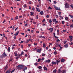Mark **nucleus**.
Returning a JSON list of instances; mask_svg holds the SVG:
<instances>
[{"mask_svg":"<svg viewBox=\"0 0 73 73\" xmlns=\"http://www.w3.org/2000/svg\"><path fill=\"white\" fill-rule=\"evenodd\" d=\"M17 67L18 68V69H22L24 68V65H19L17 66Z\"/></svg>","mask_w":73,"mask_h":73,"instance_id":"1","label":"nucleus"},{"mask_svg":"<svg viewBox=\"0 0 73 73\" xmlns=\"http://www.w3.org/2000/svg\"><path fill=\"white\" fill-rule=\"evenodd\" d=\"M7 56V55L5 53V52H4L3 53L2 55L1 56V58H3L4 57H5Z\"/></svg>","mask_w":73,"mask_h":73,"instance_id":"2","label":"nucleus"},{"mask_svg":"<svg viewBox=\"0 0 73 73\" xmlns=\"http://www.w3.org/2000/svg\"><path fill=\"white\" fill-rule=\"evenodd\" d=\"M54 8H55V9L56 10H58V11H60L61 9H60V7L58 8V7H56V6L54 5Z\"/></svg>","mask_w":73,"mask_h":73,"instance_id":"3","label":"nucleus"},{"mask_svg":"<svg viewBox=\"0 0 73 73\" xmlns=\"http://www.w3.org/2000/svg\"><path fill=\"white\" fill-rule=\"evenodd\" d=\"M65 7L66 8H69V5L68 3H66L65 5Z\"/></svg>","mask_w":73,"mask_h":73,"instance_id":"4","label":"nucleus"},{"mask_svg":"<svg viewBox=\"0 0 73 73\" xmlns=\"http://www.w3.org/2000/svg\"><path fill=\"white\" fill-rule=\"evenodd\" d=\"M41 52V50L40 49L38 48L37 50V52L38 53H40Z\"/></svg>","mask_w":73,"mask_h":73,"instance_id":"5","label":"nucleus"},{"mask_svg":"<svg viewBox=\"0 0 73 73\" xmlns=\"http://www.w3.org/2000/svg\"><path fill=\"white\" fill-rule=\"evenodd\" d=\"M19 33V31H18L16 33H15L14 36H17V35H18V33Z\"/></svg>","mask_w":73,"mask_h":73,"instance_id":"6","label":"nucleus"},{"mask_svg":"<svg viewBox=\"0 0 73 73\" xmlns=\"http://www.w3.org/2000/svg\"><path fill=\"white\" fill-rule=\"evenodd\" d=\"M44 62H48V63H49V62H50V60L48 59V60H46L44 61Z\"/></svg>","mask_w":73,"mask_h":73,"instance_id":"7","label":"nucleus"},{"mask_svg":"<svg viewBox=\"0 0 73 73\" xmlns=\"http://www.w3.org/2000/svg\"><path fill=\"white\" fill-rule=\"evenodd\" d=\"M48 29L49 31H50V32H52V31H53V28H50L49 29Z\"/></svg>","mask_w":73,"mask_h":73,"instance_id":"8","label":"nucleus"},{"mask_svg":"<svg viewBox=\"0 0 73 73\" xmlns=\"http://www.w3.org/2000/svg\"><path fill=\"white\" fill-rule=\"evenodd\" d=\"M56 64L57 65H58V62H60V60H56Z\"/></svg>","mask_w":73,"mask_h":73,"instance_id":"9","label":"nucleus"},{"mask_svg":"<svg viewBox=\"0 0 73 73\" xmlns=\"http://www.w3.org/2000/svg\"><path fill=\"white\" fill-rule=\"evenodd\" d=\"M61 73H66V70H63L61 72Z\"/></svg>","mask_w":73,"mask_h":73,"instance_id":"10","label":"nucleus"},{"mask_svg":"<svg viewBox=\"0 0 73 73\" xmlns=\"http://www.w3.org/2000/svg\"><path fill=\"white\" fill-rule=\"evenodd\" d=\"M10 49H11V48L10 47H9L8 48V52H9L10 51H11Z\"/></svg>","mask_w":73,"mask_h":73,"instance_id":"11","label":"nucleus"},{"mask_svg":"<svg viewBox=\"0 0 73 73\" xmlns=\"http://www.w3.org/2000/svg\"><path fill=\"white\" fill-rule=\"evenodd\" d=\"M36 11H38V12H40V9L39 8H36Z\"/></svg>","mask_w":73,"mask_h":73,"instance_id":"12","label":"nucleus"},{"mask_svg":"<svg viewBox=\"0 0 73 73\" xmlns=\"http://www.w3.org/2000/svg\"><path fill=\"white\" fill-rule=\"evenodd\" d=\"M44 70H48V68H46V67H44Z\"/></svg>","mask_w":73,"mask_h":73,"instance_id":"13","label":"nucleus"},{"mask_svg":"<svg viewBox=\"0 0 73 73\" xmlns=\"http://www.w3.org/2000/svg\"><path fill=\"white\" fill-rule=\"evenodd\" d=\"M61 61L62 62H64L65 61V59L63 58H62L61 59Z\"/></svg>","mask_w":73,"mask_h":73,"instance_id":"14","label":"nucleus"},{"mask_svg":"<svg viewBox=\"0 0 73 73\" xmlns=\"http://www.w3.org/2000/svg\"><path fill=\"white\" fill-rule=\"evenodd\" d=\"M52 64H53L54 65H55V64H56V62H52L51 63Z\"/></svg>","mask_w":73,"mask_h":73,"instance_id":"15","label":"nucleus"},{"mask_svg":"<svg viewBox=\"0 0 73 73\" xmlns=\"http://www.w3.org/2000/svg\"><path fill=\"white\" fill-rule=\"evenodd\" d=\"M64 46L65 48H68V44H66L64 45Z\"/></svg>","mask_w":73,"mask_h":73,"instance_id":"16","label":"nucleus"},{"mask_svg":"<svg viewBox=\"0 0 73 73\" xmlns=\"http://www.w3.org/2000/svg\"><path fill=\"white\" fill-rule=\"evenodd\" d=\"M18 16H17L15 17V20H17V19H18Z\"/></svg>","mask_w":73,"mask_h":73,"instance_id":"17","label":"nucleus"},{"mask_svg":"<svg viewBox=\"0 0 73 73\" xmlns=\"http://www.w3.org/2000/svg\"><path fill=\"white\" fill-rule=\"evenodd\" d=\"M7 69H8V66H7V64L5 68V70H7Z\"/></svg>","mask_w":73,"mask_h":73,"instance_id":"18","label":"nucleus"},{"mask_svg":"<svg viewBox=\"0 0 73 73\" xmlns=\"http://www.w3.org/2000/svg\"><path fill=\"white\" fill-rule=\"evenodd\" d=\"M72 28H73V25L72 24L70 26V29H72Z\"/></svg>","mask_w":73,"mask_h":73,"instance_id":"19","label":"nucleus"},{"mask_svg":"<svg viewBox=\"0 0 73 73\" xmlns=\"http://www.w3.org/2000/svg\"><path fill=\"white\" fill-rule=\"evenodd\" d=\"M27 67H25L24 68V69L23 70V71L24 72H25V70H27Z\"/></svg>","mask_w":73,"mask_h":73,"instance_id":"20","label":"nucleus"},{"mask_svg":"<svg viewBox=\"0 0 73 73\" xmlns=\"http://www.w3.org/2000/svg\"><path fill=\"white\" fill-rule=\"evenodd\" d=\"M61 72H62V71H61V70L60 69H59L58 70V72L59 73H60H60H61Z\"/></svg>","mask_w":73,"mask_h":73,"instance_id":"21","label":"nucleus"},{"mask_svg":"<svg viewBox=\"0 0 73 73\" xmlns=\"http://www.w3.org/2000/svg\"><path fill=\"white\" fill-rule=\"evenodd\" d=\"M45 45H45V43H43V48H45V47H46Z\"/></svg>","mask_w":73,"mask_h":73,"instance_id":"22","label":"nucleus"},{"mask_svg":"<svg viewBox=\"0 0 73 73\" xmlns=\"http://www.w3.org/2000/svg\"><path fill=\"white\" fill-rule=\"evenodd\" d=\"M11 72L9 70H7L5 73H10Z\"/></svg>","mask_w":73,"mask_h":73,"instance_id":"23","label":"nucleus"},{"mask_svg":"<svg viewBox=\"0 0 73 73\" xmlns=\"http://www.w3.org/2000/svg\"><path fill=\"white\" fill-rule=\"evenodd\" d=\"M40 14L41 15H43V11H41L40 12Z\"/></svg>","mask_w":73,"mask_h":73,"instance_id":"24","label":"nucleus"},{"mask_svg":"<svg viewBox=\"0 0 73 73\" xmlns=\"http://www.w3.org/2000/svg\"><path fill=\"white\" fill-rule=\"evenodd\" d=\"M38 68L40 69H41L42 68V67L41 66H39L38 67Z\"/></svg>","mask_w":73,"mask_h":73,"instance_id":"25","label":"nucleus"},{"mask_svg":"<svg viewBox=\"0 0 73 73\" xmlns=\"http://www.w3.org/2000/svg\"><path fill=\"white\" fill-rule=\"evenodd\" d=\"M56 20V19H53L52 20L53 22H55Z\"/></svg>","mask_w":73,"mask_h":73,"instance_id":"26","label":"nucleus"},{"mask_svg":"<svg viewBox=\"0 0 73 73\" xmlns=\"http://www.w3.org/2000/svg\"><path fill=\"white\" fill-rule=\"evenodd\" d=\"M30 13H31V14H30L31 16H32V15H33V13L32 12H31Z\"/></svg>","mask_w":73,"mask_h":73,"instance_id":"27","label":"nucleus"},{"mask_svg":"<svg viewBox=\"0 0 73 73\" xmlns=\"http://www.w3.org/2000/svg\"><path fill=\"white\" fill-rule=\"evenodd\" d=\"M54 54H55L56 55V54H57V52L55 51L54 52Z\"/></svg>","mask_w":73,"mask_h":73,"instance_id":"28","label":"nucleus"},{"mask_svg":"<svg viewBox=\"0 0 73 73\" xmlns=\"http://www.w3.org/2000/svg\"><path fill=\"white\" fill-rule=\"evenodd\" d=\"M52 9V8L50 7L49 6L48 7V8L47 9Z\"/></svg>","mask_w":73,"mask_h":73,"instance_id":"29","label":"nucleus"},{"mask_svg":"<svg viewBox=\"0 0 73 73\" xmlns=\"http://www.w3.org/2000/svg\"><path fill=\"white\" fill-rule=\"evenodd\" d=\"M23 7H24V8H26V7H27V5L26 4H25L24 5Z\"/></svg>","mask_w":73,"mask_h":73,"instance_id":"30","label":"nucleus"},{"mask_svg":"<svg viewBox=\"0 0 73 73\" xmlns=\"http://www.w3.org/2000/svg\"><path fill=\"white\" fill-rule=\"evenodd\" d=\"M69 16L71 17V18L72 19H73V16H72V15H69Z\"/></svg>","mask_w":73,"mask_h":73,"instance_id":"31","label":"nucleus"},{"mask_svg":"<svg viewBox=\"0 0 73 73\" xmlns=\"http://www.w3.org/2000/svg\"><path fill=\"white\" fill-rule=\"evenodd\" d=\"M59 44H56V47H57L58 46H59Z\"/></svg>","mask_w":73,"mask_h":73,"instance_id":"32","label":"nucleus"},{"mask_svg":"<svg viewBox=\"0 0 73 73\" xmlns=\"http://www.w3.org/2000/svg\"><path fill=\"white\" fill-rule=\"evenodd\" d=\"M53 72L54 73H56V72H57V70H54Z\"/></svg>","mask_w":73,"mask_h":73,"instance_id":"33","label":"nucleus"},{"mask_svg":"<svg viewBox=\"0 0 73 73\" xmlns=\"http://www.w3.org/2000/svg\"><path fill=\"white\" fill-rule=\"evenodd\" d=\"M60 40L58 39L56 40V42H58L59 41H60Z\"/></svg>","mask_w":73,"mask_h":73,"instance_id":"34","label":"nucleus"},{"mask_svg":"<svg viewBox=\"0 0 73 73\" xmlns=\"http://www.w3.org/2000/svg\"><path fill=\"white\" fill-rule=\"evenodd\" d=\"M69 37H70V38L72 39L73 38V36H70Z\"/></svg>","mask_w":73,"mask_h":73,"instance_id":"35","label":"nucleus"},{"mask_svg":"<svg viewBox=\"0 0 73 73\" xmlns=\"http://www.w3.org/2000/svg\"><path fill=\"white\" fill-rule=\"evenodd\" d=\"M62 24H64V23H65V22L64 21H62Z\"/></svg>","mask_w":73,"mask_h":73,"instance_id":"36","label":"nucleus"},{"mask_svg":"<svg viewBox=\"0 0 73 73\" xmlns=\"http://www.w3.org/2000/svg\"><path fill=\"white\" fill-rule=\"evenodd\" d=\"M38 64V63H35V65H36V66H37V64Z\"/></svg>","mask_w":73,"mask_h":73,"instance_id":"37","label":"nucleus"},{"mask_svg":"<svg viewBox=\"0 0 73 73\" xmlns=\"http://www.w3.org/2000/svg\"><path fill=\"white\" fill-rule=\"evenodd\" d=\"M23 53H24V52L23 51H22L21 54V55H23Z\"/></svg>","mask_w":73,"mask_h":73,"instance_id":"38","label":"nucleus"},{"mask_svg":"<svg viewBox=\"0 0 73 73\" xmlns=\"http://www.w3.org/2000/svg\"><path fill=\"white\" fill-rule=\"evenodd\" d=\"M49 23H52V20H51V19H50L49 20Z\"/></svg>","mask_w":73,"mask_h":73,"instance_id":"39","label":"nucleus"},{"mask_svg":"<svg viewBox=\"0 0 73 73\" xmlns=\"http://www.w3.org/2000/svg\"><path fill=\"white\" fill-rule=\"evenodd\" d=\"M15 69H14L13 70H12L11 72V73H13V72H14V71H15Z\"/></svg>","mask_w":73,"mask_h":73,"instance_id":"40","label":"nucleus"},{"mask_svg":"<svg viewBox=\"0 0 73 73\" xmlns=\"http://www.w3.org/2000/svg\"><path fill=\"white\" fill-rule=\"evenodd\" d=\"M40 61H41V59H38V62H40Z\"/></svg>","mask_w":73,"mask_h":73,"instance_id":"41","label":"nucleus"},{"mask_svg":"<svg viewBox=\"0 0 73 73\" xmlns=\"http://www.w3.org/2000/svg\"><path fill=\"white\" fill-rule=\"evenodd\" d=\"M54 3L55 4H56V3H57V2H56L55 1H54Z\"/></svg>","mask_w":73,"mask_h":73,"instance_id":"42","label":"nucleus"},{"mask_svg":"<svg viewBox=\"0 0 73 73\" xmlns=\"http://www.w3.org/2000/svg\"><path fill=\"white\" fill-rule=\"evenodd\" d=\"M29 4H32V2H31V1H29Z\"/></svg>","mask_w":73,"mask_h":73,"instance_id":"43","label":"nucleus"},{"mask_svg":"<svg viewBox=\"0 0 73 73\" xmlns=\"http://www.w3.org/2000/svg\"><path fill=\"white\" fill-rule=\"evenodd\" d=\"M46 18H49V15H47L46 16Z\"/></svg>","mask_w":73,"mask_h":73,"instance_id":"44","label":"nucleus"},{"mask_svg":"<svg viewBox=\"0 0 73 73\" xmlns=\"http://www.w3.org/2000/svg\"><path fill=\"white\" fill-rule=\"evenodd\" d=\"M45 60V58H43L41 59L42 61H43V60Z\"/></svg>","mask_w":73,"mask_h":73,"instance_id":"45","label":"nucleus"},{"mask_svg":"<svg viewBox=\"0 0 73 73\" xmlns=\"http://www.w3.org/2000/svg\"><path fill=\"white\" fill-rule=\"evenodd\" d=\"M12 29L13 30L15 29V26H13V27Z\"/></svg>","mask_w":73,"mask_h":73,"instance_id":"46","label":"nucleus"},{"mask_svg":"<svg viewBox=\"0 0 73 73\" xmlns=\"http://www.w3.org/2000/svg\"><path fill=\"white\" fill-rule=\"evenodd\" d=\"M21 55L20 54H18V57L19 58H20V56H21Z\"/></svg>","mask_w":73,"mask_h":73,"instance_id":"47","label":"nucleus"},{"mask_svg":"<svg viewBox=\"0 0 73 73\" xmlns=\"http://www.w3.org/2000/svg\"><path fill=\"white\" fill-rule=\"evenodd\" d=\"M58 14L59 15H60L61 14V12H59Z\"/></svg>","mask_w":73,"mask_h":73,"instance_id":"48","label":"nucleus"},{"mask_svg":"<svg viewBox=\"0 0 73 73\" xmlns=\"http://www.w3.org/2000/svg\"><path fill=\"white\" fill-rule=\"evenodd\" d=\"M65 20H68V18L67 17H66L65 18Z\"/></svg>","mask_w":73,"mask_h":73,"instance_id":"49","label":"nucleus"},{"mask_svg":"<svg viewBox=\"0 0 73 73\" xmlns=\"http://www.w3.org/2000/svg\"><path fill=\"white\" fill-rule=\"evenodd\" d=\"M45 54H42V56H45Z\"/></svg>","mask_w":73,"mask_h":73,"instance_id":"50","label":"nucleus"},{"mask_svg":"<svg viewBox=\"0 0 73 73\" xmlns=\"http://www.w3.org/2000/svg\"><path fill=\"white\" fill-rule=\"evenodd\" d=\"M55 23H58V21H56V20H55Z\"/></svg>","mask_w":73,"mask_h":73,"instance_id":"51","label":"nucleus"},{"mask_svg":"<svg viewBox=\"0 0 73 73\" xmlns=\"http://www.w3.org/2000/svg\"><path fill=\"white\" fill-rule=\"evenodd\" d=\"M29 40H27V43H28V42H29Z\"/></svg>","mask_w":73,"mask_h":73,"instance_id":"52","label":"nucleus"},{"mask_svg":"<svg viewBox=\"0 0 73 73\" xmlns=\"http://www.w3.org/2000/svg\"><path fill=\"white\" fill-rule=\"evenodd\" d=\"M70 7H71V8H73V6L72 5H70Z\"/></svg>","mask_w":73,"mask_h":73,"instance_id":"53","label":"nucleus"},{"mask_svg":"<svg viewBox=\"0 0 73 73\" xmlns=\"http://www.w3.org/2000/svg\"><path fill=\"white\" fill-rule=\"evenodd\" d=\"M35 9V8L33 7L32 8V10L33 11H34Z\"/></svg>","mask_w":73,"mask_h":73,"instance_id":"54","label":"nucleus"},{"mask_svg":"<svg viewBox=\"0 0 73 73\" xmlns=\"http://www.w3.org/2000/svg\"><path fill=\"white\" fill-rule=\"evenodd\" d=\"M59 47H60V48H62V47H61V44H59Z\"/></svg>","mask_w":73,"mask_h":73,"instance_id":"55","label":"nucleus"},{"mask_svg":"<svg viewBox=\"0 0 73 73\" xmlns=\"http://www.w3.org/2000/svg\"><path fill=\"white\" fill-rule=\"evenodd\" d=\"M33 23L34 24H36V22H33Z\"/></svg>","mask_w":73,"mask_h":73,"instance_id":"56","label":"nucleus"},{"mask_svg":"<svg viewBox=\"0 0 73 73\" xmlns=\"http://www.w3.org/2000/svg\"><path fill=\"white\" fill-rule=\"evenodd\" d=\"M31 46V44H28V46H29V47H30V46Z\"/></svg>","mask_w":73,"mask_h":73,"instance_id":"57","label":"nucleus"},{"mask_svg":"<svg viewBox=\"0 0 73 73\" xmlns=\"http://www.w3.org/2000/svg\"><path fill=\"white\" fill-rule=\"evenodd\" d=\"M44 21H45V19H44L42 21V22H44Z\"/></svg>","mask_w":73,"mask_h":73,"instance_id":"58","label":"nucleus"},{"mask_svg":"<svg viewBox=\"0 0 73 73\" xmlns=\"http://www.w3.org/2000/svg\"><path fill=\"white\" fill-rule=\"evenodd\" d=\"M34 45H37V43L35 44V43H34Z\"/></svg>","mask_w":73,"mask_h":73,"instance_id":"59","label":"nucleus"},{"mask_svg":"<svg viewBox=\"0 0 73 73\" xmlns=\"http://www.w3.org/2000/svg\"><path fill=\"white\" fill-rule=\"evenodd\" d=\"M56 18H58V15H56Z\"/></svg>","mask_w":73,"mask_h":73,"instance_id":"60","label":"nucleus"},{"mask_svg":"<svg viewBox=\"0 0 73 73\" xmlns=\"http://www.w3.org/2000/svg\"><path fill=\"white\" fill-rule=\"evenodd\" d=\"M54 34V37H55V35H56V34H55V33H53Z\"/></svg>","mask_w":73,"mask_h":73,"instance_id":"61","label":"nucleus"},{"mask_svg":"<svg viewBox=\"0 0 73 73\" xmlns=\"http://www.w3.org/2000/svg\"><path fill=\"white\" fill-rule=\"evenodd\" d=\"M27 31H28L29 32H30V29H27Z\"/></svg>","mask_w":73,"mask_h":73,"instance_id":"62","label":"nucleus"},{"mask_svg":"<svg viewBox=\"0 0 73 73\" xmlns=\"http://www.w3.org/2000/svg\"><path fill=\"white\" fill-rule=\"evenodd\" d=\"M21 47L22 48H23V45H21Z\"/></svg>","mask_w":73,"mask_h":73,"instance_id":"63","label":"nucleus"},{"mask_svg":"<svg viewBox=\"0 0 73 73\" xmlns=\"http://www.w3.org/2000/svg\"><path fill=\"white\" fill-rule=\"evenodd\" d=\"M66 42H67V41H65L64 42V44H66Z\"/></svg>","mask_w":73,"mask_h":73,"instance_id":"64","label":"nucleus"}]
</instances>
